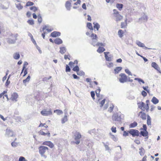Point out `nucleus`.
Listing matches in <instances>:
<instances>
[{"instance_id":"f257e3e1","label":"nucleus","mask_w":161,"mask_h":161,"mask_svg":"<svg viewBox=\"0 0 161 161\" xmlns=\"http://www.w3.org/2000/svg\"><path fill=\"white\" fill-rule=\"evenodd\" d=\"M18 36L17 33L10 34L9 37L6 39L7 42L9 44H15L18 40L17 37Z\"/></svg>"},{"instance_id":"f03ea898","label":"nucleus","mask_w":161,"mask_h":161,"mask_svg":"<svg viewBox=\"0 0 161 161\" xmlns=\"http://www.w3.org/2000/svg\"><path fill=\"white\" fill-rule=\"evenodd\" d=\"M39 152L42 157L45 158H47V156L45 155L46 152H48V148L45 146H42L38 147Z\"/></svg>"},{"instance_id":"7ed1b4c3","label":"nucleus","mask_w":161,"mask_h":161,"mask_svg":"<svg viewBox=\"0 0 161 161\" xmlns=\"http://www.w3.org/2000/svg\"><path fill=\"white\" fill-rule=\"evenodd\" d=\"M121 119L120 113H114L112 116L113 120L117 121L119 123H120Z\"/></svg>"},{"instance_id":"20e7f679","label":"nucleus","mask_w":161,"mask_h":161,"mask_svg":"<svg viewBox=\"0 0 161 161\" xmlns=\"http://www.w3.org/2000/svg\"><path fill=\"white\" fill-rule=\"evenodd\" d=\"M120 77L119 78V81L121 83H124L128 81V77L124 73H121L119 75Z\"/></svg>"},{"instance_id":"39448f33","label":"nucleus","mask_w":161,"mask_h":161,"mask_svg":"<svg viewBox=\"0 0 161 161\" xmlns=\"http://www.w3.org/2000/svg\"><path fill=\"white\" fill-rule=\"evenodd\" d=\"M81 135L80 133L78 132H76L75 135V140L76 141L75 143L78 145L80 143V139L81 137Z\"/></svg>"},{"instance_id":"423d86ee","label":"nucleus","mask_w":161,"mask_h":161,"mask_svg":"<svg viewBox=\"0 0 161 161\" xmlns=\"http://www.w3.org/2000/svg\"><path fill=\"white\" fill-rule=\"evenodd\" d=\"M129 133L133 137L139 136V131L136 130L131 129L129 131Z\"/></svg>"},{"instance_id":"0eeeda50","label":"nucleus","mask_w":161,"mask_h":161,"mask_svg":"<svg viewBox=\"0 0 161 161\" xmlns=\"http://www.w3.org/2000/svg\"><path fill=\"white\" fill-rule=\"evenodd\" d=\"M41 113L42 115L44 116L51 115L52 114V113L50 109L48 111L46 110L45 109L41 111Z\"/></svg>"},{"instance_id":"6e6552de","label":"nucleus","mask_w":161,"mask_h":161,"mask_svg":"<svg viewBox=\"0 0 161 161\" xmlns=\"http://www.w3.org/2000/svg\"><path fill=\"white\" fill-rule=\"evenodd\" d=\"M18 97V95L16 93H13L11 95V97L10 98V99L12 101L16 102L17 101V99Z\"/></svg>"},{"instance_id":"1a4fd4ad","label":"nucleus","mask_w":161,"mask_h":161,"mask_svg":"<svg viewBox=\"0 0 161 161\" xmlns=\"http://www.w3.org/2000/svg\"><path fill=\"white\" fill-rule=\"evenodd\" d=\"M6 135L8 137H11L14 135V132L10 129H7L6 131Z\"/></svg>"},{"instance_id":"9d476101","label":"nucleus","mask_w":161,"mask_h":161,"mask_svg":"<svg viewBox=\"0 0 161 161\" xmlns=\"http://www.w3.org/2000/svg\"><path fill=\"white\" fill-rule=\"evenodd\" d=\"M42 145L47 146L50 147L51 148H53L54 146L53 143H52L50 141L45 142L43 143Z\"/></svg>"},{"instance_id":"9b49d317","label":"nucleus","mask_w":161,"mask_h":161,"mask_svg":"<svg viewBox=\"0 0 161 161\" xmlns=\"http://www.w3.org/2000/svg\"><path fill=\"white\" fill-rule=\"evenodd\" d=\"M140 134H141V136H140V137H141V136H142L144 137H146L147 136V138H148V132L147 130L146 131H140Z\"/></svg>"},{"instance_id":"f8f14e48","label":"nucleus","mask_w":161,"mask_h":161,"mask_svg":"<svg viewBox=\"0 0 161 161\" xmlns=\"http://www.w3.org/2000/svg\"><path fill=\"white\" fill-rule=\"evenodd\" d=\"M61 33L60 32L58 31H53L51 34V36L53 37H55L57 36H59Z\"/></svg>"},{"instance_id":"ddd939ff","label":"nucleus","mask_w":161,"mask_h":161,"mask_svg":"<svg viewBox=\"0 0 161 161\" xmlns=\"http://www.w3.org/2000/svg\"><path fill=\"white\" fill-rule=\"evenodd\" d=\"M138 108L142 110L145 104L142 102H139L137 103Z\"/></svg>"},{"instance_id":"4468645a","label":"nucleus","mask_w":161,"mask_h":161,"mask_svg":"<svg viewBox=\"0 0 161 161\" xmlns=\"http://www.w3.org/2000/svg\"><path fill=\"white\" fill-rule=\"evenodd\" d=\"M136 44L139 46L142 47H145V49H150V48H148L147 47H145L144 44L139 41L136 42Z\"/></svg>"},{"instance_id":"2eb2a0df","label":"nucleus","mask_w":161,"mask_h":161,"mask_svg":"<svg viewBox=\"0 0 161 161\" xmlns=\"http://www.w3.org/2000/svg\"><path fill=\"white\" fill-rule=\"evenodd\" d=\"M141 114L140 117L143 120H145L146 119V114L142 111H141L139 113V115L140 116Z\"/></svg>"},{"instance_id":"dca6fc26","label":"nucleus","mask_w":161,"mask_h":161,"mask_svg":"<svg viewBox=\"0 0 161 161\" xmlns=\"http://www.w3.org/2000/svg\"><path fill=\"white\" fill-rule=\"evenodd\" d=\"M54 43L57 44L59 45L62 43V40L59 38H57L55 39L54 40Z\"/></svg>"},{"instance_id":"f3484780","label":"nucleus","mask_w":161,"mask_h":161,"mask_svg":"<svg viewBox=\"0 0 161 161\" xmlns=\"http://www.w3.org/2000/svg\"><path fill=\"white\" fill-rule=\"evenodd\" d=\"M109 53V52H104L105 55V57L107 61H110L112 60V58L110 57H109L108 56V54Z\"/></svg>"},{"instance_id":"a211bd4d","label":"nucleus","mask_w":161,"mask_h":161,"mask_svg":"<svg viewBox=\"0 0 161 161\" xmlns=\"http://www.w3.org/2000/svg\"><path fill=\"white\" fill-rule=\"evenodd\" d=\"M65 7L68 10H70V7L71 6V3L70 1H68L66 2L65 4Z\"/></svg>"},{"instance_id":"6ab92c4d","label":"nucleus","mask_w":161,"mask_h":161,"mask_svg":"<svg viewBox=\"0 0 161 161\" xmlns=\"http://www.w3.org/2000/svg\"><path fill=\"white\" fill-rule=\"evenodd\" d=\"M28 35L31 38V41L35 45L37 46V44L36 42L35 39L33 38V36L32 34L30 32H28Z\"/></svg>"},{"instance_id":"aec40b11","label":"nucleus","mask_w":161,"mask_h":161,"mask_svg":"<svg viewBox=\"0 0 161 161\" xmlns=\"http://www.w3.org/2000/svg\"><path fill=\"white\" fill-rule=\"evenodd\" d=\"M151 66L153 67L158 71L160 70L159 67L155 62H153L151 64Z\"/></svg>"},{"instance_id":"412c9836","label":"nucleus","mask_w":161,"mask_h":161,"mask_svg":"<svg viewBox=\"0 0 161 161\" xmlns=\"http://www.w3.org/2000/svg\"><path fill=\"white\" fill-rule=\"evenodd\" d=\"M147 17L144 14H143V15L142 17L139 19V20L142 21L143 20H145L147 21Z\"/></svg>"},{"instance_id":"4be33fe9","label":"nucleus","mask_w":161,"mask_h":161,"mask_svg":"<svg viewBox=\"0 0 161 161\" xmlns=\"http://www.w3.org/2000/svg\"><path fill=\"white\" fill-rule=\"evenodd\" d=\"M13 58L16 60L18 59L20 57L19 54L18 52H16L14 53L13 54Z\"/></svg>"},{"instance_id":"5701e85b","label":"nucleus","mask_w":161,"mask_h":161,"mask_svg":"<svg viewBox=\"0 0 161 161\" xmlns=\"http://www.w3.org/2000/svg\"><path fill=\"white\" fill-rule=\"evenodd\" d=\"M151 119L150 118V116L149 115H147V124L148 126H151ZM151 127V126H150V128Z\"/></svg>"},{"instance_id":"b1692460","label":"nucleus","mask_w":161,"mask_h":161,"mask_svg":"<svg viewBox=\"0 0 161 161\" xmlns=\"http://www.w3.org/2000/svg\"><path fill=\"white\" fill-rule=\"evenodd\" d=\"M151 102L154 104H157L159 102V100L155 97H153L151 100Z\"/></svg>"},{"instance_id":"393cba45","label":"nucleus","mask_w":161,"mask_h":161,"mask_svg":"<svg viewBox=\"0 0 161 161\" xmlns=\"http://www.w3.org/2000/svg\"><path fill=\"white\" fill-rule=\"evenodd\" d=\"M66 51V48L65 47H60L59 52L62 54H64Z\"/></svg>"},{"instance_id":"a878e982","label":"nucleus","mask_w":161,"mask_h":161,"mask_svg":"<svg viewBox=\"0 0 161 161\" xmlns=\"http://www.w3.org/2000/svg\"><path fill=\"white\" fill-rule=\"evenodd\" d=\"M38 133L39 134L41 135H42L45 136L47 135L48 137L50 136V133L49 132L47 133H45L42 131L40 130Z\"/></svg>"},{"instance_id":"bb28decb","label":"nucleus","mask_w":161,"mask_h":161,"mask_svg":"<svg viewBox=\"0 0 161 161\" xmlns=\"http://www.w3.org/2000/svg\"><path fill=\"white\" fill-rule=\"evenodd\" d=\"M93 24L94 25V29H96L98 31L100 28V25L99 24L97 23L93 22Z\"/></svg>"},{"instance_id":"cd10ccee","label":"nucleus","mask_w":161,"mask_h":161,"mask_svg":"<svg viewBox=\"0 0 161 161\" xmlns=\"http://www.w3.org/2000/svg\"><path fill=\"white\" fill-rule=\"evenodd\" d=\"M122 67H117L114 69L115 73V74H118L119 72L121 70Z\"/></svg>"},{"instance_id":"c85d7f7f","label":"nucleus","mask_w":161,"mask_h":161,"mask_svg":"<svg viewBox=\"0 0 161 161\" xmlns=\"http://www.w3.org/2000/svg\"><path fill=\"white\" fill-rule=\"evenodd\" d=\"M105 51V49L103 47H99L97 50V52L99 53H100L103 52Z\"/></svg>"},{"instance_id":"c756f323","label":"nucleus","mask_w":161,"mask_h":161,"mask_svg":"<svg viewBox=\"0 0 161 161\" xmlns=\"http://www.w3.org/2000/svg\"><path fill=\"white\" fill-rule=\"evenodd\" d=\"M137 125V123L136 121H134L133 123H131L129 125V127L130 128H134Z\"/></svg>"},{"instance_id":"7c9ffc66","label":"nucleus","mask_w":161,"mask_h":161,"mask_svg":"<svg viewBox=\"0 0 161 161\" xmlns=\"http://www.w3.org/2000/svg\"><path fill=\"white\" fill-rule=\"evenodd\" d=\"M124 31L121 30H119L118 32V35L120 38H122L123 36Z\"/></svg>"},{"instance_id":"2f4dec72","label":"nucleus","mask_w":161,"mask_h":161,"mask_svg":"<svg viewBox=\"0 0 161 161\" xmlns=\"http://www.w3.org/2000/svg\"><path fill=\"white\" fill-rule=\"evenodd\" d=\"M116 20L117 21H120L123 18V16L119 14H117L115 15Z\"/></svg>"},{"instance_id":"473e14b6","label":"nucleus","mask_w":161,"mask_h":161,"mask_svg":"<svg viewBox=\"0 0 161 161\" xmlns=\"http://www.w3.org/2000/svg\"><path fill=\"white\" fill-rule=\"evenodd\" d=\"M139 150L140 151L139 153L140 155L142 156L144 155V154L145 150L143 148L141 147V148H139Z\"/></svg>"},{"instance_id":"72a5a7b5","label":"nucleus","mask_w":161,"mask_h":161,"mask_svg":"<svg viewBox=\"0 0 161 161\" xmlns=\"http://www.w3.org/2000/svg\"><path fill=\"white\" fill-rule=\"evenodd\" d=\"M109 134L110 135L111 138L114 141L116 142L118 141V139L116 137L112 134L111 133H110Z\"/></svg>"},{"instance_id":"f704fd0d","label":"nucleus","mask_w":161,"mask_h":161,"mask_svg":"<svg viewBox=\"0 0 161 161\" xmlns=\"http://www.w3.org/2000/svg\"><path fill=\"white\" fill-rule=\"evenodd\" d=\"M67 115H65L64 117L62 119L61 122L62 124L64 123L67 120Z\"/></svg>"},{"instance_id":"c9c22d12","label":"nucleus","mask_w":161,"mask_h":161,"mask_svg":"<svg viewBox=\"0 0 161 161\" xmlns=\"http://www.w3.org/2000/svg\"><path fill=\"white\" fill-rule=\"evenodd\" d=\"M77 74L78 75L80 76L84 75H85V73L82 70H79L77 72Z\"/></svg>"},{"instance_id":"e433bc0d","label":"nucleus","mask_w":161,"mask_h":161,"mask_svg":"<svg viewBox=\"0 0 161 161\" xmlns=\"http://www.w3.org/2000/svg\"><path fill=\"white\" fill-rule=\"evenodd\" d=\"M54 113H56L58 115H59L63 113V112L62 110L59 109H56V110H54Z\"/></svg>"},{"instance_id":"4c0bfd02","label":"nucleus","mask_w":161,"mask_h":161,"mask_svg":"<svg viewBox=\"0 0 161 161\" xmlns=\"http://www.w3.org/2000/svg\"><path fill=\"white\" fill-rule=\"evenodd\" d=\"M149 106L148 104H146V105H145L143 107L142 110L143 111H145V110L146 109L147 112H148L149 109Z\"/></svg>"},{"instance_id":"58836bf2","label":"nucleus","mask_w":161,"mask_h":161,"mask_svg":"<svg viewBox=\"0 0 161 161\" xmlns=\"http://www.w3.org/2000/svg\"><path fill=\"white\" fill-rule=\"evenodd\" d=\"M116 7L119 9L120 10L123 7V5L121 3H117L116 4Z\"/></svg>"},{"instance_id":"ea45409f","label":"nucleus","mask_w":161,"mask_h":161,"mask_svg":"<svg viewBox=\"0 0 161 161\" xmlns=\"http://www.w3.org/2000/svg\"><path fill=\"white\" fill-rule=\"evenodd\" d=\"M87 27L91 30H93L92 24L91 23H88L87 24Z\"/></svg>"},{"instance_id":"a19ab883","label":"nucleus","mask_w":161,"mask_h":161,"mask_svg":"<svg viewBox=\"0 0 161 161\" xmlns=\"http://www.w3.org/2000/svg\"><path fill=\"white\" fill-rule=\"evenodd\" d=\"M90 37H91L92 40L97 39V36L96 34L94 33H92L90 36Z\"/></svg>"},{"instance_id":"79ce46f5","label":"nucleus","mask_w":161,"mask_h":161,"mask_svg":"<svg viewBox=\"0 0 161 161\" xmlns=\"http://www.w3.org/2000/svg\"><path fill=\"white\" fill-rule=\"evenodd\" d=\"M30 79V75H28L26 79L23 80V83L25 84L27 82H28L29 81Z\"/></svg>"},{"instance_id":"37998d69","label":"nucleus","mask_w":161,"mask_h":161,"mask_svg":"<svg viewBox=\"0 0 161 161\" xmlns=\"http://www.w3.org/2000/svg\"><path fill=\"white\" fill-rule=\"evenodd\" d=\"M74 71H75L76 72L79 71V68L78 65H76L75 67H74L72 69Z\"/></svg>"},{"instance_id":"c03bdc74","label":"nucleus","mask_w":161,"mask_h":161,"mask_svg":"<svg viewBox=\"0 0 161 161\" xmlns=\"http://www.w3.org/2000/svg\"><path fill=\"white\" fill-rule=\"evenodd\" d=\"M97 41V39H94V40L92 39L91 44L92 45L94 46H95L96 45V44H97L96 42Z\"/></svg>"},{"instance_id":"a18cd8bd","label":"nucleus","mask_w":161,"mask_h":161,"mask_svg":"<svg viewBox=\"0 0 161 161\" xmlns=\"http://www.w3.org/2000/svg\"><path fill=\"white\" fill-rule=\"evenodd\" d=\"M38 21L39 23H41L42 21V16L40 14H39L38 15Z\"/></svg>"},{"instance_id":"49530a36","label":"nucleus","mask_w":161,"mask_h":161,"mask_svg":"<svg viewBox=\"0 0 161 161\" xmlns=\"http://www.w3.org/2000/svg\"><path fill=\"white\" fill-rule=\"evenodd\" d=\"M27 22L30 25H33L34 24V21L33 19L29 20L27 21Z\"/></svg>"},{"instance_id":"de8ad7c7","label":"nucleus","mask_w":161,"mask_h":161,"mask_svg":"<svg viewBox=\"0 0 161 161\" xmlns=\"http://www.w3.org/2000/svg\"><path fill=\"white\" fill-rule=\"evenodd\" d=\"M34 3H33L32 2L28 1L26 3V5L27 6H32L34 5Z\"/></svg>"},{"instance_id":"09e8293b","label":"nucleus","mask_w":161,"mask_h":161,"mask_svg":"<svg viewBox=\"0 0 161 161\" xmlns=\"http://www.w3.org/2000/svg\"><path fill=\"white\" fill-rule=\"evenodd\" d=\"M31 10H32L34 12H35L37 10V8L35 6H32L30 8Z\"/></svg>"},{"instance_id":"8fccbe9b","label":"nucleus","mask_w":161,"mask_h":161,"mask_svg":"<svg viewBox=\"0 0 161 161\" xmlns=\"http://www.w3.org/2000/svg\"><path fill=\"white\" fill-rule=\"evenodd\" d=\"M100 91H101V90L99 88V87L98 89L97 90H96V91H95L96 96L97 97H98L99 96V93H100Z\"/></svg>"},{"instance_id":"3c124183","label":"nucleus","mask_w":161,"mask_h":161,"mask_svg":"<svg viewBox=\"0 0 161 161\" xmlns=\"http://www.w3.org/2000/svg\"><path fill=\"white\" fill-rule=\"evenodd\" d=\"M71 69L69 66L68 65H66L65 71L66 72H69L70 71Z\"/></svg>"},{"instance_id":"603ef678","label":"nucleus","mask_w":161,"mask_h":161,"mask_svg":"<svg viewBox=\"0 0 161 161\" xmlns=\"http://www.w3.org/2000/svg\"><path fill=\"white\" fill-rule=\"evenodd\" d=\"M125 72L126 73L128 74L129 75H132V73L129 71L128 69H125Z\"/></svg>"},{"instance_id":"864d4df0","label":"nucleus","mask_w":161,"mask_h":161,"mask_svg":"<svg viewBox=\"0 0 161 161\" xmlns=\"http://www.w3.org/2000/svg\"><path fill=\"white\" fill-rule=\"evenodd\" d=\"M141 130H143L144 131L147 130V127L146 125L143 124V128H141L140 129Z\"/></svg>"},{"instance_id":"5fc2aeb1","label":"nucleus","mask_w":161,"mask_h":161,"mask_svg":"<svg viewBox=\"0 0 161 161\" xmlns=\"http://www.w3.org/2000/svg\"><path fill=\"white\" fill-rule=\"evenodd\" d=\"M16 7L19 10L23 8V7L21 5V4L19 3L18 4H17L16 6Z\"/></svg>"},{"instance_id":"6e6d98bb","label":"nucleus","mask_w":161,"mask_h":161,"mask_svg":"<svg viewBox=\"0 0 161 161\" xmlns=\"http://www.w3.org/2000/svg\"><path fill=\"white\" fill-rule=\"evenodd\" d=\"M102 143L105 147L106 150H110L109 148L108 145L105 144L104 142H103Z\"/></svg>"},{"instance_id":"4d7b16f0","label":"nucleus","mask_w":161,"mask_h":161,"mask_svg":"<svg viewBox=\"0 0 161 161\" xmlns=\"http://www.w3.org/2000/svg\"><path fill=\"white\" fill-rule=\"evenodd\" d=\"M91 95L92 97L93 98V99H95V94L94 91H91Z\"/></svg>"},{"instance_id":"13d9d810","label":"nucleus","mask_w":161,"mask_h":161,"mask_svg":"<svg viewBox=\"0 0 161 161\" xmlns=\"http://www.w3.org/2000/svg\"><path fill=\"white\" fill-rule=\"evenodd\" d=\"M114 108V105H112L110 106L108 108V111L110 113L111 112L113 109Z\"/></svg>"},{"instance_id":"bf43d9fd","label":"nucleus","mask_w":161,"mask_h":161,"mask_svg":"<svg viewBox=\"0 0 161 161\" xmlns=\"http://www.w3.org/2000/svg\"><path fill=\"white\" fill-rule=\"evenodd\" d=\"M11 145L13 147H15L17 146V143L14 142H12Z\"/></svg>"},{"instance_id":"052dcab7","label":"nucleus","mask_w":161,"mask_h":161,"mask_svg":"<svg viewBox=\"0 0 161 161\" xmlns=\"http://www.w3.org/2000/svg\"><path fill=\"white\" fill-rule=\"evenodd\" d=\"M88 132L90 134H92V133L94 134L95 132V129L91 130L89 131Z\"/></svg>"},{"instance_id":"680f3d73","label":"nucleus","mask_w":161,"mask_h":161,"mask_svg":"<svg viewBox=\"0 0 161 161\" xmlns=\"http://www.w3.org/2000/svg\"><path fill=\"white\" fill-rule=\"evenodd\" d=\"M105 99H103L101 102V103H100V104H101L100 106L101 107H102L103 106V105H104V104L105 103Z\"/></svg>"},{"instance_id":"e2e57ef3","label":"nucleus","mask_w":161,"mask_h":161,"mask_svg":"<svg viewBox=\"0 0 161 161\" xmlns=\"http://www.w3.org/2000/svg\"><path fill=\"white\" fill-rule=\"evenodd\" d=\"M142 94L144 97H145L147 95V93L145 91H142Z\"/></svg>"},{"instance_id":"0e129e2a","label":"nucleus","mask_w":161,"mask_h":161,"mask_svg":"<svg viewBox=\"0 0 161 161\" xmlns=\"http://www.w3.org/2000/svg\"><path fill=\"white\" fill-rule=\"evenodd\" d=\"M129 131L128 132H127L125 131H124L123 136H128L129 135Z\"/></svg>"},{"instance_id":"69168bd1","label":"nucleus","mask_w":161,"mask_h":161,"mask_svg":"<svg viewBox=\"0 0 161 161\" xmlns=\"http://www.w3.org/2000/svg\"><path fill=\"white\" fill-rule=\"evenodd\" d=\"M72 76L74 79H79L80 78L75 74H73Z\"/></svg>"},{"instance_id":"338daca9","label":"nucleus","mask_w":161,"mask_h":161,"mask_svg":"<svg viewBox=\"0 0 161 161\" xmlns=\"http://www.w3.org/2000/svg\"><path fill=\"white\" fill-rule=\"evenodd\" d=\"M111 130L113 132L116 133V128L115 127H112L111 128Z\"/></svg>"},{"instance_id":"774afa93","label":"nucleus","mask_w":161,"mask_h":161,"mask_svg":"<svg viewBox=\"0 0 161 161\" xmlns=\"http://www.w3.org/2000/svg\"><path fill=\"white\" fill-rule=\"evenodd\" d=\"M25 158L23 157H20L19 159V161H24L25 160Z\"/></svg>"}]
</instances>
